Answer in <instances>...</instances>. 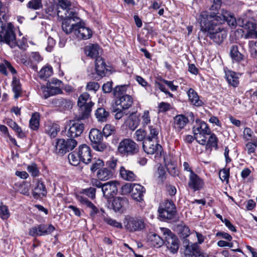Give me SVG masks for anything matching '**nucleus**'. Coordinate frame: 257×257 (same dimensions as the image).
<instances>
[{"label": "nucleus", "mask_w": 257, "mask_h": 257, "mask_svg": "<svg viewBox=\"0 0 257 257\" xmlns=\"http://www.w3.org/2000/svg\"><path fill=\"white\" fill-rule=\"evenodd\" d=\"M68 160L69 161L70 163L73 166H77L81 160H80V158L78 155V153L77 151H73L70 153L68 157Z\"/></svg>", "instance_id": "79ce46f5"}, {"label": "nucleus", "mask_w": 257, "mask_h": 257, "mask_svg": "<svg viewBox=\"0 0 257 257\" xmlns=\"http://www.w3.org/2000/svg\"><path fill=\"white\" fill-rule=\"evenodd\" d=\"M124 226L130 232L139 231L145 228L144 220L139 216L127 215L125 218Z\"/></svg>", "instance_id": "1a4fd4ad"}, {"label": "nucleus", "mask_w": 257, "mask_h": 257, "mask_svg": "<svg viewBox=\"0 0 257 257\" xmlns=\"http://www.w3.org/2000/svg\"><path fill=\"white\" fill-rule=\"evenodd\" d=\"M47 191L46 187L44 182H42L41 179H38L33 190V196L36 198H39L41 195L43 197H45L47 195Z\"/></svg>", "instance_id": "5701e85b"}, {"label": "nucleus", "mask_w": 257, "mask_h": 257, "mask_svg": "<svg viewBox=\"0 0 257 257\" xmlns=\"http://www.w3.org/2000/svg\"><path fill=\"white\" fill-rule=\"evenodd\" d=\"M140 123V120L138 117H132L128 121V127L129 128L134 131L139 125Z\"/></svg>", "instance_id": "bf43d9fd"}, {"label": "nucleus", "mask_w": 257, "mask_h": 257, "mask_svg": "<svg viewBox=\"0 0 257 257\" xmlns=\"http://www.w3.org/2000/svg\"><path fill=\"white\" fill-rule=\"evenodd\" d=\"M148 242L151 246L159 247L164 244L163 236L156 233H150L148 236Z\"/></svg>", "instance_id": "393cba45"}, {"label": "nucleus", "mask_w": 257, "mask_h": 257, "mask_svg": "<svg viewBox=\"0 0 257 257\" xmlns=\"http://www.w3.org/2000/svg\"><path fill=\"white\" fill-rule=\"evenodd\" d=\"M74 33L76 37L80 40H87L91 37L92 35V31L88 28L85 27L80 21H78Z\"/></svg>", "instance_id": "a211bd4d"}, {"label": "nucleus", "mask_w": 257, "mask_h": 257, "mask_svg": "<svg viewBox=\"0 0 257 257\" xmlns=\"http://www.w3.org/2000/svg\"><path fill=\"white\" fill-rule=\"evenodd\" d=\"M77 121L74 120H69V128L66 132V135L68 138H77L82 134L84 130V124L79 122L81 119H78Z\"/></svg>", "instance_id": "9b49d317"}, {"label": "nucleus", "mask_w": 257, "mask_h": 257, "mask_svg": "<svg viewBox=\"0 0 257 257\" xmlns=\"http://www.w3.org/2000/svg\"><path fill=\"white\" fill-rule=\"evenodd\" d=\"M76 198L81 205L85 206L89 208L92 207V205L93 204V203L89 201L86 197L82 195L77 194L76 195Z\"/></svg>", "instance_id": "de8ad7c7"}, {"label": "nucleus", "mask_w": 257, "mask_h": 257, "mask_svg": "<svg viewBox=\"0 0 257 257\" xmlns=\"http://www.w3.org/2000/svg\"><path fill=\"white\" fill-rule=\"evenodd\" d=\"M27 169L33 177H36L40 174L39 169L37 164L35 163L29 165L27 167Z\"/></svg>", "instance_id": "37998d69"}, {"label": "nucleus", "mask_w": 257, "mask_h": 257, "mask_svg": "<svg viewBox=\"0 0 257 257\" xmlns=\"http://www.w3.org/2000/svg\"><path fill=\"white\" fill-rule=\"evenodd\" d=\"M158 212L159 216L162 220L173 219L177 214L175 204L172 201L169 200H165L160 204Z\"/></svg>", "instance_id": "423d86ee"}, {"label": "nucleus", "mask_w": 257, "mask_h": 257, "mask_svg": "<svg viewBox=\"0 0 257 257\" xmlns=\"http://www.w3.org/2000/svg\"><path fill=\"white\" fill-rule=\"evenodd\" d=\"M160 234L163 236L165 244L168 250L173 253L178 252L179 248V240L178 237L167 228L161 227Z\"/></svg>", "instance_id": "20e7f679"}, {"label": "nucleus", "mask_w": 257, "mask_h": 257, "mask_svg": "<svg viewBox=\"0 0 257 257\" xmlns=\"http://www.w3.org/2000/svg\"><path fill=\"white\" fill-rule=\"evenodd\" d=\"M55 230V227L52 224H40L30 228L29 234L33 237L44 236L51 234Z\"/></svg>", "instance_id": "9d476101"}, {"label": "nucleus", "mask_w": 257, "mask_h": 257, "mask_svg": "<svg viewBox=\"0 0 257 257\" xmlns=\"http://www.w3.org/2000/svg\"><path fill=\"white\" fill-rule=\"evenodd\" d=\"M115 132V129L114 126L110 124H106L103 127L102 133L103 135L108 137V136L114 134Z\"/></svg>", "instance_id": "3c124183"}, {"label": "nucleus", "mask_w": 257, "mask_h": 257, "mask_svg": "<svg viewBox=\"0 0 257 257\" xmlns=\"http://www.w3.org/2000/svg\"><path fill=\"white\" fill-rule=\"evenodd\" d=\"M92 146L95 150L99 152H103L107 148L106 145L102 143V141L98 142V143H94V144L92 145Z\"/></svg>", "instance_id": "69168bd1"}, {"label": "nucleus", "mask_w": 257, "mask_h": 257, "mask_svg": "<svg viewBox=\"0 0 257 257\" xmlns=\"http://www.w3.org/2000/svg\"><path fill=\"white\" fill-rule=\"evenodd\" d=\"M219 178L222 181L228 182L229 177V169H223L219 172Z\"/></svg>", "instance_id": "4d7b16f0"}, {"label": "nucleus", "mask_w": 257, "mask_h": 257, "mask_svg": "<svg viewBox=\"0 0 257 257\" xmlns=\"http://www.w3.org/2000/svg\"><path fill=\"white\" fill-rule=\"evenodd\" d=\"M95 68L98 77H95V79L99 80L110 72V67L107 66L104 60L101 57H98L95 59Z\"/></svg>", "instance_id": "2eb2a0df"}, {"label": "nucleus", "mask_w": 257, "mask_h": 257, "mask_svg": "<svg viewBox=\"0 0 257 257\" xmlns=\"http://www.w3.org/2000/svg\"><path fill=\"white\" fill-rule=\"evenodd\" d=\"M199 253V246L196 243L185 245L184 254L182 257H197Z\"/></svg>", "instance_id": "bb28decb"}, {"label": "nucleus", "mask_w": 257, "mask_h": 257, "mask_svg": "<svg viewBox=\"0 0 257 257\" xmlns=\"http://www.w3.org/2000/svg\"><path fill=\"white\" fill-rule=\"evenodd\" d=\"M95 115L98 121L105 122L107 120L109 113L105 108L99 107L96 109Z\"/></svg>", "instance_id": "c9c22d12"}, {"label": "nucleus", "mask_w": 257, "mask_h": 257, "mask_svg": "<svg viewBox=\"0 0 257 257\" xmlns=\"http://www.w3.org/2000/svg\"><path fill=\"white\" fill-rule=\"evenodd\" d=\"M99 47L97 44H92L87 46L85 48V54L91 58H96L98 57L99 54L98 49Z\"/></svg>", "instance_id": "2f4dec72"}, {"label": "nucleus", "mask_w": 257, "mask_h": 257, "mask_svg": "<svg viewBox=\"0 0 257 257\" xmlns=\"http://www.w3.org/2000/svg\"><path fill=\"white\" fill-rule=\"evenodd\" d=\"M135 135L136 136V140L138 141H144L146 137L147 136L146 131L142 129L138 130L135 132Z\"/></svg>", "instance_id": "e2e57ef3"}, {"label": "nucleus", "mask_w": 257, "mask_h": 257, "mask_svg": "<svg viewBox=\"0 0 257 257\" xmlns=\"http://www.w3.org/2000/svg\"><path fill=\"white\" fill-rule=\"evenodd\" d=\"M103 166L104 162L102 160L99 159H96L95 158L90 168V170L92 172L94 173L97 170L101 169V168Z\"/></svg>", "instance_id": "09e8293b"}, {"label": "nucleus", "mask_w": 257, "mask_h": 257, "mask_svg": "<svg viewBox=\"0 0 257 257\" xmlns=\"http://www.w3.org/2000/svg\"><path fill=\"white\" fill-rule=\"evenodd\" d=\"M142 124L143 126H145L151 122L149 110H145L142 116Z\"/></svg>", "instance_id": "0e129e2a"}, {"label": "nucleus", "mask_w": 257, "mask_h": 257, "mask_svg": "<svg viewBox=\"0 0 257 257\" xmlns=\"http://www.w3.org/2000/svg\"><path fill=\"white\" fill-rule=\"evenodd\" d=\"M10 212L8 207L5 205L0 206V216L2 219H7L10 217Z\"/></svg>", "instance_id": "864d4df0"}, {"label": "nucleus", "mask_w": 257, "mask_h": 257, "mask_svg": "<svg viewBox=\"0 0 257 257\" xmlns=\"http://www.w3.org/2000/svg\"><path fill=\"white\" fill-rule=\"evenodd\" d=\"M133 184L131 183H125L121 186V194L122 195H126L132 193Z\"/></svg>", "instance_id": "680f3d73"}, {"label": "nucleus", "mask_w": 257, "mask_h": 257, "mask_svg": "<svg viewBox=\"0 0 257 257\" xmlns=\"http://www.w3.org/2000/svg\"><path fill=\"white\" fill-rule=\"evenodd\" d=\"M51 104L56 107L58 111L62 112L71 109L73 105L72 101L71 100L63 97L53 98L51 101Z\"/></svg>", "instance_id": "4468645a"}, {"label": "nucleus", "mask_w": 257, "mask_h": 257, "mask_svg": "<svg viewBox=\"0 0 257 257\" xmlns=\"http://www.w3.org/2000/svg\"><path fill=\"white\" fill-rule=\"evenodd\" d=\"M81 193L87 196L91 199L95 198L96 189L94 187H89L85 189H83Z\"/></svg>", "instance_id": "603ef678"}, {"label": "nucleus", "mask_w": 257, "mask_h": 257, "mask_svg": "<svg viewBox=\"0 0 257 257\" xmlns=\"http://www.w3.org/2000/svg\"><path fill=\"white\" fill-rule=\"evenodd\" d=\"M149 138H146L143 142V148L144 151L148 154H157L162 155L163 151V148L161 145L158 144V141H153Z\"/></svg>", "instance_id": "f8f14e48"}, {"label": "nucleus", "mask_w": 257, "mask_h": 257, "mask_svg": "<svg viewBox=\"0 0 257 257\" xmlns=\"http://www.w3.org/2000/svg\"><path fill=\"white\" fill-rule=\"evenodd\" d=\"M128 204V201L126 197H116L112 201H108L107 207L116 212H122Z\"/></svg>", "instance_id": "ddd939ff"}, {"label": "nucleus", "mask_w": 257, "mask_h": 257, "mask_svg": "<svg viewBox=\"0 0 257 257\" xmlns=\"http://www.w3.org/2000/svg\"><path fill=\"white\" fill-rule=\"evenodd\" d=\"M179 233L181 236L183 238L188 237L190 234V229L189 227L185 225H179L178 226Z\"/></svg>", "instance_id": "5fc2aeb1"}, {"label": "nucleus", "mask_w": 257, "mask_h": 257, "mask_svg": "<svg viewBox=\"0 0 257 257\" xmlns=\"http://www.w3.org/2000/svg\"><path fill=\"white\" fill-rule=\"evenodd\" d=\"M198 21L201 31L217 44H220L227 36L222 24L226 22L231 29H235L237 25L242 26L240 24V20L237 21L233 13L224 9L220 14L202 12L199 16Z\"/></svg>", "instance_id": "f257e3e1"}, {"label": "nucleus", "mask_w": 257, "mask_h": 257, "mask_svg": "<svg viewBox=\"0 0 257 257\" xmlns=\"http://www.w3.org/2000/svg\"><path fill=\"white\" fill-rule=\"evenodd\" d=\"M56 140L54 152L58 154L64 155L73 150L77 145V142L74 138H69L66 140L60 139Z\"/></svg>", "instance_id": "0eeeda50"}, {"label": "nucleus", "mask_w": 257, "mask_h": 257, "mask_svg": "<svg viewBox=\"0 0 257 257\" xmlns=\"http://www.w3.org/2000/svg\"><path fill=\"white\" fill-rule=\"evenodd\" d=\"M225 76L229 84L234 87L238 86V77L235 72L232 71H227L225 72Z\"/></svg>", "instance_id": "473e14b6"}, {"label": "nucleus", "mask_w": 257, "mask_h": 257, "mask_svg": "<svg viewBox=\"0 0 257 257\" xmlns=\"http://www.w3.org/2000/svg\"><path fill=\"white\" fill-rule=\"evenodd\" d=\"M120 176L127 181H134L136 180V176L134 173L130 170H126L124 167L121 166L119 170Z\"/></svg>", "instance_id": "c756f323"}, {"label": "nucleus", "mask_w": 257, "mask_h": 257, "mask_svg": "<svg viewBox=\"0 0 257 257\" xmlns=\"http://www.w3.org/2000/svg\"><path fill=\"white\" fill-rule=\"evenodd\" d=\"M196 125L192 128L195 140L199 139L198 135H209L211 131L208 124L203 121H201L199 119L196 120Z\"/></svg>", "instance_id": "dca6fc26"}, {"label": "nucleus", "mask_w": 257, "mask_h": 257, "mask_svg": "<svg viewBox=\"0 0 257 257\" xmlns=\"http://www.w3.org/2000/svg\"><path fill=\"white\" fill-rule=\"evenodd\" d=\"M13 91L15 93L14 98H18L21 94L22 88L20 81L14 76L12 81Z\"/></svg>", "instance_id": "58836bf2"}, {"label": "nucleus", "mask_w": 257, "mask_h": 257, "mask_svg": "<svg viewBox=\"0 0 257 257\" xmlns=\"http://www.w3.org/2000/svg\"><path fill=\"white\" fill-rule=\"evenodd\" d=\"M117 159H112L111 160H109L106 162V166L107 168L109 169V170L111 171L112 174H114L115 168L117 163Z\"/></svg>", "instance_id": "338daca9"}, {"label": "nucleus", "mask_w": 257, "mask_h": 257, "mask_svg": "<svg viewBox=\"0 0 257 257\" xmlns=\"http://www.w3.org/2000/svg\"><path fill=\"white\" fill-rule=\"evenodd\" d=\"M69 13V14L66 15V17L60 18L62 21V30L67 35L74 33L77 23L80 20L75 12L71 11Z\"/></svg>", "instance_id": "6e6552de"}, {"label": "nucleus", "mask_w": 257, "mask_h": 257, "mask_svg": "<svg viewBox=\"0 0 257 257\" xmlns=\"http://www.w3.org/2000/svg\"><path fill=\"white\" fill-rule=\"evenodd\" d=\"M28 8L38 10L42 7V0H31L27 5Z\"/></svg>", "instance_id": "8fccbe9b"}, {"label": "nucleus", "mask_w": 257, "mask_h": 257, "mask_svg": "<svg viewBox=\"0 0 257 257\" xmlns=\"http://www.w3.org/2000/svg\"><path fill=\"white\" fill-rule=\"evenodd\" d=\"M188 122L189 119L185 115L178 114L174 117L173 126L176 132H179L184 128Z\"/></svg>", "instance_id": "412c9836"}, {"label": "nucleus", "mask_w": 257, "mask_h": 257, "mask_svg": "<svg viewBox=\"0 0 257 257\" xmlns=\"http://www.w3.org/2000/svg\"><path fill=\"white\" fill-rule=\"evenodd\" d=\"M210 137L206 145V148L207 149H212L213 147L216 149L218 148V139L214 134H210Z\"/></svg>", "instance_id": "ea45409f"}, {"label": "nucleus", "mask_w": 257, "mask_h": 257, "mask_svg": "<svg viewBox=\"0 0 257 257\" xmlns=\"http://www.w3.org/2000/svg\"><path fill=\"white\" fill-rule=\"evenodd\" d=\"M145 192L146 189L143 186L138 184H133L131 196L135 200L140 202L143 200Z\"/></svg>", "instance_id": "b1692460"}, {"label": "nucleus", "mask_w": 257, "mask_h": 257, "mask_svg": "<svg viewBox=\"0 0 257 257\" xmlns=\"http://www.w3.org/2000/svg\"><path fill=\"white\" fill-rule=\"evenodd\" d=\"M45 13L52 17H54L56 15L58 18L66 17V16L61 15V11L59 10L58 5L57 4H52L45 9Z\"/></svg>", "instance_id": "cd10ccee"}, {"label": "nucleus", "mask_w": 257, "mask_h": 257, "mask_svg": "<svg viewBox=\"0 0 257 257\" xmlns=\"http://www.w3.org/2000/svg\"><path fill=\"white\" fill-rule=\"evenodd\" d=\"M130 88L129 85H117L113 89V95L115 99L119 98L124 95H128L127 93L128 89Z\"/></svg>", "instance_id": "c85d7f7f"}, {"label": "nucleus", "mask_w": 257, "mask_h": 257, "mask_svg": "<svg viewBox=\"0 0 257 257\" xmlns=\"http://www.w3.org/2000/svg\"><path fill=\"white\" fill-rule=\"evenodd\" d=\"M246 149L249 154L253 153L255 152V148L257 147V139H253L252 142H248L246 145Z\"/></svg>", "instance_id": "6e6d98bb"}, {"label": "nucleus", "mask_w": 257, "mask_h": 257, "mask_svg": "<svg viewBox=\"0 0 257 257\" xmlns=\"http://www.w3.org/2000/svg\"><path fill=\"white\" fill-rule=\"evenodd\" d=\"M149 127L150 130V134L146 137V138H150V140H154L155 141H157L158 139V136L159 132L158 128L153 125H150Z\"/></svg>", "instance_id": "c03bdc74"}, {"label": "nucleus", "mask_w": 257, "mask_h": 257, "mask_svg": "<svg viewBox=\"0 0 257 257\" xmlns=\"http://www.w3.org/2000/svg\"><path fill=\"white\" fill-rule=\"evenodd\" d=\"M119 184L117 181H110L103 184L102 191L103 196L109 199L113 197L117 193Z\"/></svg>", "instance_id": "f3484780"}, {"label": "nucleus", "mask_w": 257, "mask_h": 257, "mask_svg": "<svg viewBox=\"0 0 257 257\" xmlns=\"http://www.w3.org/2000/svg\"><path fill=\"white\" fill-rule=\"evenodd\" d=\"M39 118L40 114L39 112H36L32 114L31 118L29 121V126L33 130L36 131L39 128Z\"/></svg>", "instance_id": "4c0bfd02"}, {"label": "nucleus", "mask_w": 257, "mask_h": 257, "mask_svg": "<svg viewBox=\"0 0 257 257\" xmlns=\"http://www.w3.org/2000/svg\"><path fill=\"white\" fill-rule=\"evenodd\" d=\"M9 125L12 127L17 134L18 137L20 138H24L26 135L24 132L22 131V128L18 125V124L11 120L9 121Z\"/></svg>", "instance_id": "a19ab883"}, {"label": "nucleus", "mask_w": 257, "mask_h": 257, "mask_svg": "<svg viewBox=\"0 0 257 257\" xmlns=\"http://www.w3.org/2000/svg\"><path fill=\"white\" fill-rule=\"evenodd\" d=\"M59 9L60 8L63 10L64 15L63 16L68 15L70 12H74L72 9L69 8L71 6V3L68 0H58Z\"/></svg>", "instance_id": "e433bc0d"}, {"label": "nucleus", "mask_w": 257, "mask_h": 257, "mask_svg": "<svg viewBox=\"0 0 257 257\" xmlns=\"http://www.w3.org/2000/svg\"><path fill=\"white\" fill-rule=\"evenodd\" d=\"M100 87L98 83L94 81H90L87 83L86 89L88 91H93L94 92L97 91Z\"/></svg>", "instance_id": "13d9d810"}, {"label": "nucleus", "mask_w": 257, "mask_h": 257, "mask_svg": "<svg viewBox=\"0 0 257 257\" xmlns=\"http://www.w3.org/2000/svg\"><path fill=\"white\" fill-rule=\"evenodd\" d=\"M133 103L132 97L128 94L122 96L119 98L115 99V104L116 106H119L123 110L128 109Z\"/></svg>", "instance_id": "4be33fe9"}, {"label": "nucleus", "mask_w": 257, "mask_h": 257, "mask_svg": "<svg viewBox=\"0 0 257 257\" xmlns=\"http://www.w3.org/2000/svg\"><path fill=\"white\" fill-rule=\"evenodd\" d=\"M113 175L111 171L108 168H103L98 170L97 177L100 180H106L111 178Z\"/></svg>", "instance_id": "72a5a7b5"}, {"label": "nucleus", "mask_w": 257, "mask_h": 257, "mask_svg": "<svg viewBox=\"0 0 257 257\" xmlns=\"http://www.w3.org/2000/svg\"><path fill=\"white\" fill-rule=\"evenodd\" d=\"M251 54L254 57H257V41H250L248 43Z\"/></svg>", "instance_id": "052dcab7"}, {"label": "nucleus", "mask_w": 257, "mask_h": 257, "mask_svg": "<svg viewBox=\"0 0 257 257\" xmlns=\"http://www.w3.org/2000/svg\"><path fill=\"white\" fill-rule=\"evenodd\" d=\"M140 147L131 139H123L118 144L117 151L122 156H133L138 154Z\"/></svg>", "instance_id": "39448f33"}, {"label": "nucleus", "mask_w": 257, "mask_h": 257, "mask_svg": "<svg viewBox=\"0 0 257 257\" xmlns=\"http://www.w3.org/2000/svg\"><path fill=\"white\" fill-rule=\"evenodd\" d=\"M94 103L91 100L90 95L87 92L82 93L78 99L77 105L79 107L78 119L87 118L90 114Z\"/></svg>", "instance_id": "7ed1b4c3"}, {"label": "nucleus", "mask_w": 257, "mask_h": 257, "mask_svg": "<svg viewBox=\"0 0 257 257\" xmlns=\"http://www.w3.org/2000/svg\"><path fill=\"white\" fill-rule=\"evenodd\" d=\"M52 68L51 67H44L41 69L39 73V77L41 79H46L52 74Z\"/></svg>", "instance_id": "a18cd8bd"}, {"label": "nucleus", "mask_w": 257, "mask_h": 257, "mask_svg": "<svg viewBox=\"0 0 257 257\" xmlns=\"http://www.w3.org/2000/svg\"><path fill=\"white\" fill-rule=\"evenodd\" d=\"M157 173L158 175V183L163 184L166 179V173L165 168L163 166H159Z\"/></svg>", "instance_id": "49530a36"}, {"label": "nucleus", "mask_w": 257, "mask_h": 257, "mask_svg": "<svg viewBox=\"0 0 257 257\" xmlns=\"http://www.w3.org/2000/svg\"><path fill=\"white\" fill-rule=\"evenodd\" d=\"M203 181L194 172L189 175L188 186L194 191L200 190L203 186Z\"/></svg>", "instance_id": "aec40b11"}, {"label": "nucleus", "mask_w": 257, "mask_h": 257, "mask_svg": "<svg viewBox=\"0 0 257 257\" xmlns=\"http://www.w3.org/2000/svg\"><path fill=\"white\" fill-rule=\"evenodd\" d=\"M187 93L189 101L193 105L199 107L204 104V102L199 99V96L197 93L193 88H189Z\"/></svg>", "instance_id": "a878e982"}, {"label": "nucleus", "mask_w": 257, "mask_h": 257, "mask_svg": "<svg viewBox=\"0 0 257 257\" xmlns=\"http://www.w3.org/2000/svg\"><path fill=\"white\" fill-rule=\"evenodd\" d=\"M77 152L81 162L85 164H89L91 162L92 160L91 149L86 144L80 145Z\"/></svg>", "instance_id": "6ab92c4d"}, {"label": "nucleus", "mask_w": 257, "mask_h": 257, "mask_svg": "<svg viewBox=\"0 0 257 257\" xmlns=\"http://www.w3.org/2000/svg\"><path fill=\"white\" fill-rule=\"evenodd\" d=\"M253 134L252 131L249 127H245L243 131V138L246 141L252 140L255 139L252 138V136Z\"/></svg>", "instance_id": "774afa93"}, {"label": "nucleus", "mask_w": 257, "mask_h": 257, "mask_svg": "<svg viewBox=\"0 0 257 257\" xmlns=\"http://www.w3.org/2000/svg\"><path fill=\"white\" fill-rule=\"evenodd\" d=\"M7 10V8L0 1V43L4 42L11 48H14L17 45L16 35L15 28L12 23L6 24L8 18Z\"/></svg>", "instance_id": "f03ea898"}, {"label": "nucleus", "mask_w": 257, "mask_h": 257, "mask_svg": "<svg viewBox=\"0 0 257 257\" xmlns=\"http://www.w3.org/2000/svg\"><path fill=\"white\" fill-rule=\"evenodd\" d=\"M230 56L232 60L239 62L243 59V55L238 51V46L233 45L230 47Z\"/></svg>", "instance_id": "f704fd0d"}, {"label": "nucleus", "mask_w": 257, "mask_h": 257, "mask_svg": "<svg viewBox=\"0 0 257 257\" xmlns=\"http://www.w3.org/2000/svg\"><path fill=\"white\" fill-rule=\"evenodd\" d=\"M89 138L91 145H93L94 143H98L102 141L103 135L102 132L98 129L92 128L89 132Z\"/></svg>", "instance_id": "7c9ffc66"}]
</instances>
